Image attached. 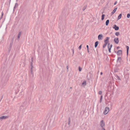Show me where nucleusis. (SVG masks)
<instances>
[{"label": "nucleus", "instance_id": "f257e3e1", "mask_svg": "<svg viewBox=\"0 0 130 130\" xmlns=\"http://www.w3.org/2000/svg\"><path fill=\"white\" fill-rule=\"evenodd\" d=\"M109 111V108L108 107H106L105 108L104 110V111L103 113L105 115L107 114Z\"/></svg>", "mask_w": 130, "mask_h": 130}, {"label": "nucleus", "instance_id": "f03ea898", "mask_svg": "<svg viewBox=\"0 0 130 130\" xmlns=\"http://www.w3.org/2000/svg\"><path fill=\"white\" fill-rule=\"evenodd\" d=\"M100 125L102 128H104L105 125V123L103 120H101L100 122Z\"/></svg>", "mask_w": 130, "mask_h": 130}, {"label": "nucleus", "instance_id": "7ed1b4c3", "mask_svg": "<svg viewBox=\"0 0 130 130\" xmlns=\"http://www.w3.org/2000/svg\"><path fill=\"white\" fill-rule=\"evenodd\" d=\"M8 117L7 116H1L0 117V119H3L7 118Z\"/></svg>", "mask_w": 130, "mask_h": 130}, {"label": "nucleus", "instance_id": "20e7f679", "mask_svg": "<svg viewBox=\"0 0 130 130\" xmlns=\"http://www.w3.org/2000/svg\"><path fill=\"white\" fill-rule=\"evenodd\" d=\"M114 41L116 43L118 44L119 42V40L118 38H115L114 39Z\"/></svg>", "mask_w": 130, "mask_h": 130}, {"label": "nucleus", "instance_id": "39448f33", "mask_svg": "<svg viewBox=\"0 0 130 130\" xmlns=\"http://www.w3.org/2000/svg\"><path fill=\"white\" fill-rule=\"evenodd\" d=\"M113 28L116 30H118L119 29V27L117 26L116 25H113Z\"/></svg>", "mask_w": 130, "mask_h": 130}, {"label": "nucleus", "instance_id": "423d86ee", "mask_svg": "<svg viewBox=\"0 0 130 130\" xmlns=\"http://www.w3.org/2000/svg\"><path fill=\"white\" fill-rule=\"evenodd\" d=\"M122 54V51L121 50H119L117 52V54L118 55H120Z\"/></svg>", "mask_w": 130, "mask_h": 130}, {"label": "nucleus", "instance_id": "0eeeda50", "mask_svg": "<svg viewBox=\"0 0 130 130\" xmlns=\"http://www.w3.org/2000/svg\"><path fill=\"white\" fill-rule=\"evenodd\" d=\"M103 36L102 35H99L98 36V39L99 40H101L102 39V38L103 37Z\"/></svg>", "mask_w": 130, "mask_h": 130}, {"label": "nucleus", "instance_id": "6e6552de", "mask_svg": "<svg viewBox=\"0 0 130 130\" xmlns=\"http://www.w3.org/2000/svg\"><path fill=\"white\" fill-rule=\"evenodd\" d=\"M117 9V8H116L114 9L111 13L112 15L116 11Z\"/></svg>", "mask_w": 130, "mask_h": 130}, {"label": "nucleus", "instance_id": "1a4fd4ad", "mask_svg": "<svg viewBox=\"0 0 130 130\" xmlns=\"http://www.w3.org/2000/svg\"><path fill=\"white\" fill-rule=\"evenodd\" d=\"M109 38L107 37L106 38L105 40V43H107L108 42Z\"/></svg>", "mask_w": 130, "mask_h": 130}, {"label": "nucleus", "instance_id": "9d476101", "mask_svg": "<svg viewBox=\"0 0 130 130\" xmlns=\"http://www.w3.org/2000/svg\"><path fill=\"white\" fill-rule=\"evenodd\" d=\"M122 17V14H120V15H119V16H118V20H119L120 19H121Z\"/></svg>", "mask_w": 130, "mask_h": 130}, {"label": "nucleus", "instance_id": "9b49d317", "mask_svg": "<svg viewBox=\"0 0 130 130\" xmlns=\"http://www.w3.org/2000/svg\"><path fill=\"white\" fill-rule=\"evenodd\" d=\"M109 20H107L106 22V26H107L109 24Z\"/></svg>", "mask_w": 130, "mask_h": 130}, {"label": "nucleus", "instance_id": "f8f14e48", "mask_svg": "<svg viewBox=\"0 0 130 130\" xmlns=\"http://www.w3.org/2000/svg\"><path fill=\"white\" fill-rule=\"evenodd\" d=\"M126 49H127V54H128V50H129V47L128 46H126Z\"/></svg>", "mask_w": 130, "mask_h": 130}, {"label": "nucleus", "instance_id": "ddd939ff", "mask_svg": "<svg viewBox=\"0 0 130 130\" xmlns=\"http://www.w3.org/2000/svg\"><path fill=\"white\" fill-rule=\"evenodd\" d=\"M98 41L96 42L95 43V46L96 47L98 46Z\"/></svg>", "mask_w": 130, "mask_h": 130}, {"label": "nucleus", "instance_id": "4468645a", "mask_svg": "<svg viewBox=\"0 0 130 130\" xmlns=\"http://www.w3.org/2000/svg\"><path fill=\"white\" fill-rule=\"evenodd\" d=\"M105 15L104 14H103L102 16V18H101V20H103L104 19V17L105 16Z\"/></svg>", "mask_w": 130, "mask_h": 130}, {"label": "nucleus", "instance_id": "2eb2a0df", "mask_svg": "<svg viewBox=\"0 0 130 130\" xmlns=\"http://www.w3.org/2000/svg\"><path fill=\"white\" fill-rule=\"evenodd\" d=\"M110 46V47L109 46H108V47L109 49V51L110 52V48L112 46V45H111Z\"/></svg>", "mask_w": 130, "mask_h": 130}, {"label": "nucleus", "instance_id": "dca6fc26", "mask_svg": "<svg viewBox=\"0 0 130 130\" xmlns=\"http://www.w3.org/2000/svg\"><path fill=\"white\" fill-rule=\"evenodd\" d=\"M31 72H32V69H33V66L32 65V64H31Z\"/></svg>", "mask_w": 130, "mask_h": 130}, {"label": "nucleus", "instance_id": "f3484780", "mask_svg": "<svg viewBox=\"0 0 130 130\" xmlns=\"http://www.w3.org/2000/svg\"><path fill=\"white\" fill-rule=\"evenodd\" d=\"M120 34L119 32H117L115 33V35L117 36L119 35Z\"/></svg>", "mask_w": 130, "mask_h": 130}, {"label": "nucleus", "instance_id": "a211bd4d", "mask_svg": "<svg viewBox=\"0 0 130 130\" xmlns=\"http://www.w3.org/2000/svg\"><path fill=\"white\" fill-rule=\"evenodd\" d=\"M21 32H20L19 34L18 35V39H19V38L20 37L21 35Z\"/></svg>", "mask_w": 130, "mask_h": 130}, {"label": "nucleus", "instance_id": "6ab92c4d", "mask_svg": "<svg viewBox=\"0 0 130 130\" xmlns=\"http://www.w3.org/2000/svg\"><path fill=\"white\" fill-rule=\"evenodd\" d=\"M86 81H84L82 85H86Z\"/></svg>", "mask_w": 130, "mask_h": 130}, {"label": "nucleus", "instance_id": "aec40b11", "mask_svg": "<svg viewBox=\"0 0 130 130\" xmlns=\"http://www.w3.org/2000/svg\"><path fill=\"white\" fill-rule=\"evenodd\" d=\"M127 17L128 18H129L130 17V14H128L127 15Z\"/></svg>", "mask_w": 130, "mask_h": 130}, {"label": "nucleus", "instance_id": "412c9836", "mask_svg": "<svg viewBox=\"0 0 130 130\" xmlns=\"http://www.w3.org/2000/svg\"><path fill=\"white\" fill-rule=\"evenodd\" d=\"M82 46V45H81L78 48L79 50H80L81 48V47Z\"/></svg>", "mask_w": 130, "mask_h": 130}, {"label": "nucleus", "instance_id": "4be33fe9", "mask_svg": "<svg viewBox=\"0 0 130 130\" xmlns=\"http://www.w3.org/2000/svg\"><path fill=\"white\" fill-rule=\"evenodd\" d=\"M98 93L99 94H102V92L101 91H99Z\"/></svg>", "mask_w": 130, "mask_h": 130}, {"label": "nucleus", "instance_id": "5701e85b", "mask_svg": "<svg viewBox=\"0 0 130 130\" xmlns=\"http://www.w3.org/2000/svg\"><path fill=\"white\" fill-rule=\"evenodd\" d=\"M117 78L119 80H120V78L118 76H117Z\"/></svg>", "mask_w": 130, "mask_h": 130}, {"label": "nucleus", "instance_id": "b1692460", "mask_svg": "<svg viewBox=\"0 0 130 130\" xmlns=\"http://www.w3.org/2000/svg\"><path fill=\"white\" fill-rule=\"evenodd\" d=\"M107 44V43H105V44L103 45V47H105L106 46Z\"/></svg>", "mask_w": 130, "mask_h": 130}, {"label": "nucleus", "instance_id": "393cba45", "mask_svg": "<svg viewBox=\"0 0 130 130\" xmlns=\"http://www.w3.org/2000/svg\"><path fill=\"white\" fill-rule=\"evenodd\" d=\"M102 96H101V98L100 99V102H101L102 101Z\"/></svg>", "mask_w": 130, "mask_h": 130}, {"label": "nucleus", "instance_id": "a878e982", "mask_svg": "<svg viewBox=\"0 0 130 130\" xmlns=\"http://www.w3.org/2000/svg\"><path fill=\"white\" fill-rule=\"evenodd\" d=\"M121 59V58L120 57H118V60H120Z\"/></svg>", "mask_w": 130, "mask_h": 130}, {"label": "nucleus", "instance_id": "bb28decb", "mask_svg": "<svg viewBox=\"0 0 130 130\" xmlns=\"http://www.w3.org/2000/svg\"><path fill=\"white\" fill-rule=\"evenodd\" d=\"M101 130H105L104 128H102Z\"/></svg>", "mask_w": 130, "mask_h": 130}, {"label": "nucleus", "instance_id": "cd10ccee", "mask_svg": "<svg viewBox=\"0 0 130 130\" xmlns=\"http://www.w3.org/2000/svg\"><path fill=\"white\" fill-rule=\"evenodd\" d=\"M87 50H88V45H87Z\"/></svg>", "mask_w": 130, "mask_h": 130}, {"label": "nucleus", "instance_id": "c85d7f7f", "mask_svg": "<svg viewBox=\"0 0 130 130\" xmlns=\"http://www.w3.org/2000/svg\"><path fill=\"white\" fill-rule=\"evenodd\" d=\"M117 2H116L114 4V5H116V4H117Z\"/></svg>", "mask_w": 130, "mask_h": 130}, {"label": "nucleus", "instance_id": "c756f323", "mask_svg": "<svg viewBox=\"0 0 130 130\" xmlns=\"http://www.w3.org/2000/svg\"><path fill=\"white\" fill-rule=\"evenodd\" d=\"M79 71H81V69H80V68L79 69Z\"/></svg>", "mask_w": 130, "mask_h": 130}, {"label": "nucleus", "instance_id": "7c9ffc66", "mask_svg": "<svg viewBox=\"0 0 130 130\" xmlns=\"http://www.w3.org/2000/svg\"><path fill=\"white\" fill-rule=\"evenodd\" d=\"M101 74H102V72H101Z\"/></svg>", "mask_w": 130, "mask_h": 130}, {"label": "nucleus", "instance_id": "2f4dec72", "mask_svg": "<svg viewBox=\"0 0 130 130\" xmlns=\"http://www.w3.org/2000/svg\"><path fill=\"white\" fill-rule=\"evenodd\" d=\"M3 13H2V15H3Z\"/></svg>", "mask_w": 130, "mask_h": 130}, {"label": "nucleus", "instance_id": "473e14b6", "mask_svg": "<svg viewBox=\"0 0 130 130\" xmlns=\"http://www.w3.org/2000/svg\"><path fill=\"white\" fill-rule=\"evenodd\" d=\"M119 48V47H117V48Z\"/></svg>", "mask_w": 130, "mask_h": 130}, {"label": "nucleus", "instance_id": "72a5a7b5", "mask_svg": "<svg viewBox=\"0 0 130 130\" xmlns=\"http://www.w3.org/2000/svg\"><path fill=\"white\" fill-rule=\"evenodd\" d=\"M67 69H68V67H67Z\"/></svg>", "mask_w": 130, "mask_h": 130}, {"label": "nucleus", "instance_id": "f704fd0d", "mask_svg": "<svg viewBox=\"0 0 130 130\" xmlns=\"http://www.w3.org/2000/svg\"><path fill=\"white\" fill-rule=\"evenodd\" d=\"M88 52H89V50H88Z\"/></svg>", "mask_w": 130, "mask_h": 130}]
</instances>
